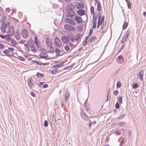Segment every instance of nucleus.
<instances>
[{"label":"nucleus","instance_id":"49","mask_svg":"<svg viewBox=\"0 0 146 146\" xmlns=\"http://www.w3.org/2000/svg\"><path fill=\"white\" fill-rule=\"evenodd\" d=\"M48 85L47 84H44L42 87L43 88H47L48 87Z\"/></svg>","mask_w":146,"mask_h":146},{"label":"nucleus","instance_id":"62","mask_svg":"<svg viewBox=\"0 0 146 146\" xmlns=\"http://www.w3.org/2000/svg\"><path fill=\"white\" fill-rule=\"evenodd\" d=\"M92 123H90L89 124V126L90 127L91 126Z\"/></svg>","mask_w":146,"mask_h":146},{"label":"nucleus","instance_id":"30","mask_svg":"<svg viewBox=\"0 0 146 146\" xmlns=\"http://www.w3.org/2000/svg\"><path fill=\"white\" fill-rule=\"evenodd\" d=\"M55 52L56 54L58 56L60 55V50L59 49H58L57 48H56Z\"/></svg>","mask_w":146,"mask_h":146},{"label":"nucleus","instance_id":"17","mask_svg":"<svg viewBox=\"0 0 146 146\" xmlns=\"http://www.w3.org/2000/svg\"><path fill=\"white\" fill-rule=\"evenodd\" d=\"M143 70H142L140 71L138 74V77L141 80L143 79Z\"/></svg>","mask_w":146,"mask_h":146},{"label":"nucleus","instance_id":"14","mask_svg":"<svg viewBox=\"0 0 146 146\" xmlns=\"http://www.w3.org/2000/svg\"><path fill=\"white\" fill-rule=\"evenodd\" d=\"M34 41L36 45L38 48H40L41 46L40 44V41L38 40L37 36H35L34 38Z\"/></svg>","mask_w":146,"mask_h":146},{"label":"nucleus","instance_id":"3","mask_svg":"<svg viewBox=\"0 0 146 146\" xmlns=\"http://www.w3.org/2000/svg\"><path fill=\"white\" fill-rule=\"evenodd\" d=\"M54 45L56 47H60L62 45V43L60 39L57 37H56L54 39Z\"/></svg>","mask_w":146,"mask_h":146},{"label":"nucleus","instance_id":"42","mask_svg":"<svg viewBox=\"0 0 146 146\" xmlns=\"http://www.w3.org/2000/svg\"><path fill=\"white\" fill-rule=\"evenodd\" d=\"M8 49L9 51H10L11 52H13L14 51V48L12 47H9Z\"/></svg>","mask_w":146,"mask_h":146},{"label":"nucleus","instance_id":"22","mask_svg":"<svg viewBox=\"0 0 146 146\" xmlns=\"http://www.w3.org/2000/svg\"><path fill=\"white\" fill-rule=\"evenodd\" d=\"M128 24V23L127 22H125L123 24V29H125L127 27Z\"/></svg>","mask_w":146,"mask_h":146},{"label":"nucleus","instance_id":"64","mask_svg":"<svg viewBox=\"0 0 146 146\" xmlns=\"http://www.w3.org/2000/svg\"><path fill=\"white\" fill-rule=\"evenodd\" d=\"M105 146H110L109 145H106Z\"/></svg>","mask_w":146,"mask_h":146},{"label":"nucleus","instance_id":"39","mask_svg":"<svg viewBox=\"0 0 146 146\" xmlns=\"http://www.w3.org/2000/svg\"><path fill=\"white\" fill-rule=\"evenodd\" d=\"M122 55H120L119 56L117 59V60L118 61H120L122 59Z\"/></svg>","mask_w":146,"mask_h":146},{"label":"nucleus","instance_id":"35","mask_svg":"<svg viewBox=\"0 0 146 146\" xmlns=\"http://www.w3.org/2000/svg\"><path fill=\"white\" fill-rule=\"evenodd\" d=\"M61 66L60 64H57L54 65L52 66V68H58L60 67Z\"/></svg>","mask_w":146,"mask_h":146},{"label":"nucleus","instance_id":"27","mask_svg":"<svg viewBox=\"0 0 146 146\" xmlns=\"http://www.w3.org/2000/svg\"><path fill=\"white\" fill-rule=\"evenodd\" d=\"M5 39L6 40L9 42L11 40V37L9 35H5Z\"/></svg>","mask_w":146,"mask_h":146},{"label":"nucleus","instance_id":"13","mask_svg":"<svg viewBox=\"0 0 146 146\" xmlns=\"http://www.w3.org/2000/svg\"><path fill=\"white\" fill-rule=\"evenodd\" d=\"M46 43L48 46L50 47L51 48H53L52 46V42L51 39L49 38H47L46 39Z\"/></svg>","mask_w":146,"mask_h":146},{"label":"nucleus","instance_id":"51","mask_svg":"<svg viewBox=\"0 0 146 146\" xmlns=\"http://www.w3.org/2000/svg\"><path fill=\"white\" fill-rule=\"evenodd\" d=\"M93 32V30L92 29H90L89 32V35L91 34Z\"/></svg>","mask_w":146,"mask_h":146},{"label":"nucleus","instance_id":"2","mask_svg":"<svg viewBox=\"0 0 146 146\" xmlns=\"http://www.w3.org/2000/svg\"><path fill=\"white\" fill-rule=\"evenodd\" d=\"M90 12L91 14L93 15V20L92 23L93 25L92 28L93 29H95L96 27V19L97 18V13L98 14V9H97V11H94V7L91 6L90 7Z\"/></svg>","mask_w":146,"mask_h":146},{"label":"nucleus","instance_id":"29","mask_svg":"<svg viewBox=\"0 0 146 146\" xmlns=\"http://www.w3.org/2000/svg\"><path fill=\"white\" fill-rule=\"evenodd\" d=\"M81 35L80 34L77 35L75 38V40L76 41H78L79 40L80 37Z\"/></svg>","mask_w":146,"mask_h":146},{"label":"nucleus","instance_id":"47","mask_svg":"<svg viewBox=\"0 0 146 146\" xmlns=\"http://www.w3.org/2000/svg\"><path fill=\"white\" fill-rule=\"evenodd\" d=\"M118 93V91L117 90L114 91L113 92L114 94L115 95H117Z\"/></svg>","mask_w":146,"mask_h":146},{"label":"nucleus","instance_id":"52","mask_svg":"<svg viewBox=\"0 0 146 146\" xmlns=\"http://www.w3.org/2000/svg\"><path fill=\"white\" fill-rule=\"evenodd\" d=\"M124 140L123 139L121 142L120 143V145L122 146L124 143Z\"/></svg>","mask_w":146,"mask_h":146},{"label":"nucleus","instance_id":"25","mask_svg":"<svg viewBox=\"0 0 146 146\" xmlns=\"http://www.w3.org/2000/svg\"><path fill=\"white\" fill-rule=\"evenodd\" d=\"M97 39V37L96 36H92L90 39V42H92L95 41Z\"/></svg>","mask_w":146,"mask_h":146},{"label":"nucleus","instance_id":"43","mask_svg":"<svg viewBox=\"0 0 146 146\" xmlns=\"http://www.w3.org/2000/svg\"><path fill=\"white\" fill-rule=\"evenodd\" d=\"M4 48V45L0 43V49H3Z\"/></svg>","mask_w":146,"mask_h":146},{"label":"nucleus","instance_id":"59","mask_svg":"<svg viewBox=\"0 0 146 146\" xmlns=\"http://www.w3.org/2000/svg\"><path fill=\"white\" fill-rule=\"evenodd\" d=\"M71 0H65V1L67 2H69L70 1H71Z\"/></svg>","mask_w":146,"mask_h":146},{"label":"nucleus","instance_id":"60","mask_svg":"<svg viewBox=\"0 0 146 146\" xmlns=\"http://www.w3.org/2000/svg\"><path fill=\"white\" fill-rule=\"evenodd\" d=\"M102 26H103V25H102ZM104 26H102L101 27V30H103L104 29Z\"/></svg>","mask_w":146,"mask_h":146},{"label":"nucleus","instance_id":"57","mask_svg":"<svg viewBox=\"0 0 146 146\" xmlns=\"http://www.w3.org/2000/svg\"><path fill=\"white\" fill-rule=\"evenodd\" d=\"M44 82H40V85H42L43 84H44Z\"/></svg>","mask_w":146,"mask_h":146},{"label":"nucleus","instance_id":"1","mask_svg":"<svg viewBox=\"0 0 146 146\" xmlns=\"http://www.w3.org/2000/svg\"><path fill=\"white\" fill-rule=\"evenodd\" d=\"M66 22L72 25H75L76 24L71 19L75 15V12L74 11H66Z\"/></svg>","mask_w":146,"mask_h":146},{"label":"nucleus","instance_id":"24","mask_svg":"<svg viewBox=\"0 0 146 146\" xmlns=\"http://www.w3.org/2000/svg\"><path fill=\"white\" fill-rule=\"evenodd\" d=\"M36 75L38 77H43L44 76V75L43 74H41L39 72H37Z\"/></svg>","mask_w":146,"mask_h":146},{"label":"nucleus","instance_id":"9","mask_svg":"<svg viewBox=\"0 0 146 146\" xmlns=\"http://www.w3.org/2000/svg\"><path fill=\"white\" fill-rule=\"evenodd\" d=\"M15 29L12 26H10L9 28L8 33L10 35L13 36L14 33Z\"/></svg>","mask_w":146,"mask_h":146},{"label":"nucleus","instance_id":"31","mask_svg":"<svg viewBox=\"0 0 146 146\" xmlns=\"http://www.w3.org/2000/svg\"><path fill=\"white\" fill-rule=\"evenodd\" d=\"M138 86H139L137 84L135 83L133 84L132 87L133 88H134V89H135L137 88L138 87Z\"/></svg>","mask_w":146,"mask_h":146},{"label":"nucleus","instance_id":"16","mask_svg":"<svg viewBox=\"0 0 146 146\" xmlns=\"http://www.w3.org/2000/svg\"><path fill=\"white\" fill-rule=\"evenodd\" d=\"M33 80L32 77H30L28 80V84L30 87H32L33 86L32 83Z\"/></svg>","mask_w":146,"mask_h":146},{"label":"nucleus","instance_id":"45","mask_svg":"<svg viewBox=\"0 0 146 146\" xmlns=\"http://www.w3.org/2000/svg\"><path fill=\"white\" fill-rule=\"evenodd\" d=\"M115 107L116 109H118L119 108V106L118 103H117L115 104Z\"/></svg>","mask_w":146,"mask_h":146},{"label":"nucleus","instance_id":"26","mask_svg":"<svg viewBox=\"0 0 146 146\" xmlns=\"http://www.w3.org/2000/svg\"><path fill=\"white\" fill-rule=\"evenodd\" d=\"M3 52L5 54H6L8 56H11V55L9 54L10 52V51L9 50H5L3 51Z\"/></svg>","mask_w":146,"mask_h":146},{"label":"nucleus","instance_id":"54","mask_svg":"<svg viewBox=\"0 0 146 146\" xmlns=\"http://www.w3.org/2000/svg\"><path fill=\"white\" fill-rule=\"evenodd\" d=\"M71 40L72 42H73L74 41V39L73 37L71 38Z\"/></svg>","mask_w":146,"mask_h":146},{"label":"nucleus","instance_id":"10","mask_svg":"<svg viewBox=\"0 0 146 146\" xmlns=\"http://www.w3.org/2000/svg\"><path fill=\"white\" fill-rule=\"evenodd\" d=\"M77 13L79 16H82L85 15L86 11L83 9H78L77 11Z\"/></svg>","mask_w":146,"mask_h":146},{"label":"nucleus","instance_id":"61","mask_svg":"<svg viewBox=\"0 0 146 146\" xmlns=\"http://www.w3.org/2000/svg\"><path fill=\"white\" fill-rule=\"evenodd\" d=\"M28 60L29 61H31V58H29L28 59Z\"/></svg>","mask_w":146,"mask_h":146},{"label":"nucleus","instance_id":"5","mask_svg":"<svg viewBox=\"0 0 146 146\" xmlns=\"http://www.w3.org/2000/svg\"><path fill=\"white\" fill-rule=\"evenodd\" d=\"M100 14H101L100 15L98 14L99 16L98 17V24L97 26V28H98L99 27L100 25H101L102 23L104 22V16H103V17H101V15Z\"/></svg>","mask_w":146,"mask_h":146},{"label":"nucleus","instance_id":"7","mask_svg":"<svg viewBox=\"0 0 146 146\" xmlns=\"http://www.w3.org/2000/svg\"><path fill=\"white\" fill-rule=\"evenodd\" d=\"M75 8V5L73 4H70L67 6L66 8V11H74Z\"/></svg>","mask_w":146,"mask_h":146},{"label":"nucleus","instance_id":"37","mask_svg":"<svg viewBox=\"0 0 146 146\" xmlns=\"http://www.w3.org/2000/svg\"><path fill=\"white\" fill-rule=\"evenodd\" d=\"M31 50L32 51H34L35 52H36V49L34 46L31 47Z\"/></svg>","mask_w":146,"mask_h":146},{"label":"nucleus","instance_id":"46","mask_svg":"<svg viewBox=\"0 0 146 146\" xmlns=\"http://www.w3.org/2000/svg\"><path fill=\"white\" fill-rule=\"evenodd\" d=\"M87 42V40H86V39H85L84 40V42H83V46L86 45V44Z\"/></svg>","mask_w":146,"mask_h":146},{"label":"nucleus","instance_id":"56","mask_svg":"<svg viewBox=\"0 0 146 146\" xmlns=\"http://www.w3.org/2000/svg\"><path fill=\"white\" fill-rule=\"evenodd\" d=\"M25 42V41L24 40H22L21 41V43H23Z\"/></svg>","mask_w":146,"mask_h":146},{"label":"nucleus","instance_id":"4","mask_svg":"<svg viewBox=\"0 0 146 146\" xmlns=\"http://www.w3.org/2000/svg\"><path fill=\"white\" fill-rule=\"evenodd\" d=\"M64 28L66 29L71 31H75L76 30L75 27L68 24H66L64 26Z\"/></svg>","mask_w":146,"mask_h":146},{"label":"nucleus","instance_id":"41","mask_svg":"<svg viewBox=\"0 0 146 146\" xmlns=\"http://www.w3.org/2000/svg\"><path fill=\"white\" fill-rule=\"evenodd\" d=\"M44 125L45 127H47L48 126V124L47 121L46 120H45L44 121Z\"/></svg>","mask_w":146,"mask_h":146},{"label":"nucleus","instance_id":"48","mask_svg":"<svg viewBox=\"0 0 146 146\" xmlns=\"http://www.w3.org/2000/svg\"><path fill=\"white\" fill-rule=\"evenodd\" d=\"M0 37L2 39H5V35L4 36L2 35H0Z\"/></svg>","mask_w":146,"mask_h":146},{"label":"nucleus","instance_id":"6","mask_svg":"<svg viewBox=\"0 0 146 146\" xmlns=\"http://www.w3.org/2000/svg\"><path fill=\"white\" fill-rule=\"evenodd\" d=\"M76 7L77 9H80L83 8L85 6V4L83 2H76L75 4Z\"/></svg>","mask_w":146,"mask_h":146},{"label":"nucleus","instance_id":"58","mask_svg":"<svg viewBox=\"0 0 146 146\" xmlns=\"http://www.w3.org/2000/svg\"><path fill=\"white\" fill-rule=\"evenodd\" d=\"M25 57L28 58V57H29V55H27L25 54Z\"/></svg>","mask_w":146,"mask_h":146},{"label":"nucleus","instance_id":"38","mask_svg":"<svg viewBox=\"0 0 146 146\" xmlns=\"http://www.w3.org/2000/svg\"><path fill=\"white\" fill-rule=\"evenodd\" d=\"M121 84L120 82H118L117 83V86L118 88H120L121 86Z\"/></svg>","mask_w":146,"mask_h":146},{"label":"nucleus","instance_id":"12","mask_svg":"<svg viewBox=\"0 0 146 146\" xmlns=\"http://www.w3.org/2000/svg\"><path fill=\"white\" fill-rule=\"evenodd\" d=\"M21 34L22 36L24 38H26L28 36V33L27 31L25 29H23L22 30Z\"/></svg>","mask_w":146,"mask_h":146},{"label":"nucleus","instance_id":"28","mask_svg":"<svg viewBox=\"0 0 146 146\" xmlns=\"http://www.w3.org/2000/svg\"><path fill=\"white\" fill-rule=\"evenodd\" d=\"M67 44L69 45L72 48H75L76 46V45H74L72 44L71 42H69V43Z\"/></svg>","mask_w":146,"mask_h":146},{"label":"nucleus","instance_id":"44","mask_svg":"<svg viewBox=\"0 0 146 146\" xmlns=\"http://www.w3.org/2000/svg\"><path fill=\"white\" fill-rule=\"evenodd\" d=\"M107 29L106 28H105L104 30L102 32H101V33L102 34H104V33H105L107 31Z\"/></svg>","mask_w":146,"mask_h":146},{"label":"nucleus","instance_id":"53","mask_svg":"<svg viewBox=\"0 0 146 146\" xmlns=\"http://www.w3.org/2000/svg\"><path fill=\"white\" fill-rule=\"evenodd\" d=\"M143 15L144 17H145L146 15V13L145 12H144L143 13Z\"/></svg>","mask_w":146,"mask_h":146},{"label":"nucleus","instance_id":"18","mask_svg":"<svg viewBox=\"0 0 146 146\" xmlns=\"http://www.w3.org/2000/svg\"><path fill=\"white\" fill-rule=\"evenodd\" d=\"M39 56L40 57L46 59L48 58V56L46 54L44 53H41L39 54Z\"/></svg>","mask_w":146,"mask_h":146},{"label":"nucleus","instance_id":"33","mask_svg":"<svg viewBox=\"0 0 146 146\" xmlns=\"http://www.w3.org/2000/svg\"><path fill=\"white\" fill-rule=\"evenodd\" d=\"M122 98L121 97H119L118 98V102L120 104H122Z\"/></svg>","mask_w":146,"mask_h":146},{"label":"nucleus","instance_id":"19","mask_svg":"<svg viewBox=\"0 0 146 146\" xmlns=\"http://www.w3.org/2000/svg\"><path fill=\"white\" fill-rule=\"evenodd\" d=\"M7 26V25L6 24H4L2 25L1 27V29L3 32H5L6 31V29Z\"/></svg>","mask_w":146,"mask_h":146},{"label":"nucleus","instance_id":"32","mask_svg":"<svg viewBox=\"0 0 146 146\" xmlns=\"http://www.w3.org/2000/svg\"><path fill=\"white\" fill-rule=\"evenodd\" d=\"M65 49L67 51H69L70 50V48L69 46V45L67 44V45L65 46H64Z\"/></svg>","mask_w":146,"mask_h":146},{"label":"nucleus","instance_id":"50","mask_svg":"<svg viewBox=\"0 0 146 146\" xmlns=\"http://www.w3.org/2000/svg\"><path fill=\"white\" fill-rule=\"evenodd\" d=\"M31 95L33 97H35L36 96V95L34 94V93L33 92H32L31 93Z\"/></svg>","mask_w":146,"mask_h":146},{"label":"nucleus","instance_id":"36","mask_svg":"<svg viewBox=\"0 0 146 146\" xmlns=\"http://www.w3.org/2000/svg\"><path fill=\"white\" fill-rule=\"evenodd\" d=\"M33 62H35L36 64H39V65H41L42 64H44L43 63H42L41 62H39L37 60H34V61H33Z\"/></svg>","mask_w":146,"mask_h":146},{"label":"nucleus","instance_id":"15","mask_svg":"<svg viewBox=\"0 0 146 146\" xmlns=\"http://www.w3.org/2000/svg\"><path fill=\"white\" fill-rule=\"evenodd\" d=\"M61 40L63 42L66 43L69 42V38L68 37L63 36Z\"/></svg>","mask_w":146,"mask_h":146},{"label":"nucleus","instance_id":"23","mask_svg":"<svg viewBox=\"0 0 146 146\" xmlns=\"http://www.w3.org/2000/svg\"><path fill=\"white\" fill-rule=\"evenodd\" d=\"M125 1L127 3L128 8V9H131V5L130 2L128 0H125Z\"/></svg>","mask_w":146,"mask_h":146},{"label":"nucleus","instance_id":"40","mask_svg":"<svg viewBox=\"0 0 146 146\" xmlns=\"http://www.w3.org/2000/svg\"><path fill=\"white\" fill-rule=\"evenodd\" d=\"M18 59L22 61H24L25 60V59L23 57L20 56L18 57Z\"/></svg>","mask_w":146,"mask_h":146},{"label":"nucleus","instance_id":"11","mask_svg":"<svg viewBox=\"0 0 146 146\" xmlns=\"http://www.w3.org/2000/svg\"><path fill=\"white\" fill-rule=\"evenodd\" d=\"M97 4V9L98 14L100 15L101 13V11H102L101 7L100 5V3L98 0H95Z\"/></svg>","mask_w":146,"mask_h":146},{"label":"nucleus","instance_id":"63","mask_svg":"<svg viewBox=\"0 0 146 146\" xmlns=\"http://www.w3.org/2000/svg\"><path fill=\"white\" fill-rule=\"evenodd\" d=\"M16 38L17 39H18L19 38V37H16Z\"/></svg>","mask_w":146,"mask_h":146},{"label":"nucleus","instance_id":"21","mask_svg":"<svg viewBox=\"0 0 146 146\" xmlns=\"http://www.w3.org/2000/svg\"><path fill=\"white\" fill-rule=\"evenodd\" d=\"M11 45L13 46H15L17 44L16 41L14 39H12L11 40Z\"/></svg>","mask_w":146,"mask_h":146},{"label":"nucleus","instance_id":"20","mask_svg":"<svg viewBox=\"0 0 146 146\" xmlns=\"http://www.w3.org/2000/svg\"><path fill=\"white\" fill-rule=\"evenodd\" d=\"M70 94L68 92H66L65 93V99L66 101H67L70 97Z\"/></svg>","mask_w":146,"mask_h":146},{"label":"nucleus","instance_id":"8","mask_svg":"<svg viewBox=\"0 0 146 146\" xmlns=\"http://www.w3.org/2000/svg\"><path fill=\"white\" fill-rule=\"evenodd\" d=\"M74 19L77 22L79 23H82L83 21L82 17L78 15L75 16Z\"/></svg>","mask_w":146,"mask_h":146},{"label":"nucleus","instance_id":"55","mask_svg":"<svg viewBox=\"0 0 146 146\" xmlns=\"http://www.w3.org/2000/svg\"><path fill=\"white\" fill-rule=\"evenodd\" d=\"M28 44L27 43H25V46L26 47H27L28 46Z\"/></svg>","mask_w":146,"mask_h":146},{"label":"nucleus","instance_id":"34","mask_svg":"<svg viewBox=\"0 0 146 146\" xmlns=\"http://www.w3.org/2000/svg\"><path fill=\"white\" fill-rule=\"evenodd\" d=\"M58 71V69L54 70L52 71V73L53 74H55L57 73Z\"/></svg>","mask_w":146,"mask_h":146}]
</instances>
